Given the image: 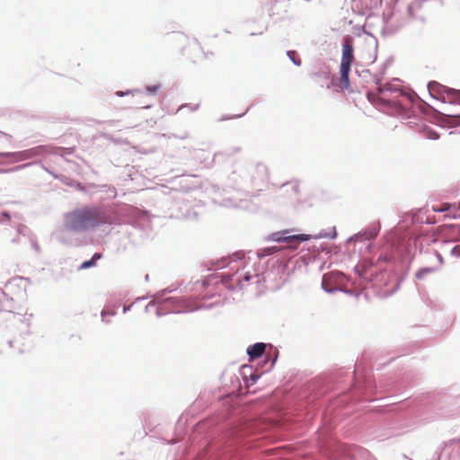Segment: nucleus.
I'll return each mask as SVG.
<instances>
[{"instance_id":"obj_1","label":"nucleus","mask_w":460,"mask_h":460,"mask_svg":"<svg viewBox=\"0 0 460 460\" xmlns=\"http://www.w3.org/2000/svg\"><path fill=\"white\" fill-rule=\"evenodd\" d=\"M107 222L105 213L98 208H83L66 216V226L72 231H84Z\"/></svg>"},{"instance_id":"obj_2","label":"nucleus","mask_w":460,"mask_h":460,"mask_svg":"<svg viewBox=\"0 0 460 460\" xmlns=\"http://www.w3.org/2000/svg\"><path fill=\"white\" fill-rule=\"evenodd\" d=\"M354 59L355 58L351 40L349 38H346L342 45L341 60L340 66V80L338 84L341 90H347L349 87V74Z\"/></svg>"},{"instance_id":"obj_3","label":"nucleus","mask_w":460,"mask_h":460,"mask_svg":"<svg viewBox=\"0 0 460 460\" xmlns=\"http://www.w3.org/2000/svg\"><path fill=\"white\" fill-rule=\"evenodd\" d=\"M186 44L182 49V54L186 59L194 66H202L204 61L208 59V53H205L200 44L195 40H189L183 36ZM212 55V53H209Z\"/></svg>"},{"instance_id":"obj_4","label":"nucleus","mask_w":460,"mask_h":460,"mask_svg":"<svg viewBox=\"0 0 460 460\" xmlns=\"http://www.w3.org/2000/svg\"><path fill=\"white\" fill-rule=\"evenodd\" d=\"M289 233V230H285L282 232H276L270 234V239L274 242L278 243H287L288 246L292 249L296 248V244L300 242H304L308 240L307 234H294V235H286Z\"/></svg>"},{"instance_id":"obj_5","label":"nucleus","mask_w":460,"mask_h":460,"mask_svg":"<svg viewBox=\"0 0 460 460\" xmlns=\"http://www.w3.org/2000/svg\"><path fill=\"white\" fill-rule=\"evenodd\" d=\"M431 8L428 0H415L409 6V14L411 18L425 21L430 13Z\"/></svg>"},{"instance_id":"obj_6","label":"nucleus","mask_w":460,"mask_h":460,"mask_svg":"<svg viewBox=\"0 0 460 460\" xmlns=\"http://www.w3.org/2000/svg\"><path fill=\"white\" fill-rule=\"evenodd\" d=\"M266 344L262 342L255 343L247 349V354L250 357V361L261 358L265 352Z\"/></svg>"},{"instance_id":"obj_7","label":"nucleus","mask_w":460,"mask_h":460,"mask_svg":"<svg viewBox=\"0 0 460 460\" xmlns=\"http://www.w3.org/2000/svg\"><path fill=\"white\" fill-rule=\"evenodd\" d=\"M38 155V151L36 149L26 150L19 153H4L1 154L4 156H14L19 161H23L29 158L33 157Z\"/></svg>"},{"instance_id":"obj_8","label":"nucleus","mask_w":460,"mask_h":460,"mask_svg":"<svg viewBox=\"0 0 460 460\" xmlns=\"http://www.w3.org/2000/svg\"><path fill=\"white\" fill-rule=\"evenodd\" d=\"M441 93H444V100H447L449 102H460V91L442 87Z\"/></svg>"},{"instance_id":"obj_9","label":"nucleus","mask_w":460,"mask_h":460,"mask_svg":"<svg viewBox=\"0 0 460 460\" xmlns=\"http://www.w3.org/2000/svg\"><path fill=\"white\" fill-rule=\"evenodd\" d=\"M101 258H102V254L101 253H94L93 256L92 257V259L83 262L80 265L79 269L80 270H85V269L91 268V267L94 266L95 263H96V261L101 259Z\"/></svg>"},{"instance_id":"obj_10","label":"nucleus","mask_w":460,"mask_h":460,"mask_svg":"<svg viewBox=\"0 0 460 460\" xmlns=\"http://www.w3.org/2000/svg\"><path fill=\"white\" fill-rule=\"evenodd\" d=\"M447 217L452 218L460 217V204H451V209L448 210V214L447 215Z\"/></svg>"},{"instance_id":"obj_11","label":"nucleus","mask_w":460,"mask_h":460,"mask_svg":"<svg viewBox=\"0 0 460 460\" xmlns=\"http://www.w3.org/2000/svg\"><path fill=\"white\" fill-rule=\"evenodd\" d=\"M433 211L436 212H447L451 209V204L450 203H443L439 205L438 207H432Z\"/></svg>"},{"instance_id":"obj_12","label":"nucleus","mask_w":460,"mask_h":460,"mask_svg":"<svg viewBox=\"0 0 460 460\" xmlns=\"http://www.w3.org/2000/svg\"><path fill=\"white\" fill-rule=\"evenodd\" d=\"M288 56L296 66L301 65V59L295 51H288Z\"/></svg>"},{"instance_id":"obj_13","label":"nucleus","mask_w":460,"mask_h":460,"mask_svg":"<svg viewBox=\"0 0 460 460\" xmlns=\"http://www.w3.org/2000/svg\"><path fill=\"white\" fill-rule=\"evenodd\" d=\"M424 134L428 138H430V139H438V135L435 131H432L431 129H429V128H426L424 130Z\"/></svg>"},{"instance_id":"obj_14","label":"nucleus","mask_w":460,"mask_h":460,"mask_svg":"<svg viewBox=\"0 0 460 460\" xmlns=\"http://www.w3.org/2000/svg\"><path fill=\"white\" fill-rule=\"evenodd\" d=\"M159 89H160L159 84L146 86V91L152 94L156 93Z\"/></svg>"},{"instance_id":"obj_15","label":"nucleus","mask_w":460,"mask_h":460,"mask_svg":"<svg viewBox=\"0 0 460 460\" xmlns=\"http://www.w3.org/2000/svg\"><path fill=\"white\" fill-rule=\"evenodd\" d=\"M433 271V269L431 268H426V269H422L420 270L419 272H418V277L420 278L423 274H426V273H430Z\"/></svg>"},{"instance_id":"obj_16","label":"nucleus","mask_w":460,"mask_h":460,"mask_svg":"<svg viewBox=\"0 0 460 460\" xmlns=\"http://www.w3.org/2000/svg\"><path fill=\"white\" fill-rule=\"evenodd\" d=\"M448 116L456 118L457 119L456 123L460 124V114H448Z\"/></svg>"},{"instance_id":"obj_17","label":"nucleus","mask_w":460,"mask_h":460,"mask_svg":"<svg viewBox=\"0 0 460 460\" xmlns=\"http://www.w3.org/2000/svg\"><path fill=\"white\" fill-rule=\"evenodd\" d=\"M279 249L277 247H271V248H268V252H278Z\"/></svg>"},{"instance_id":"obj_18","label":"nucleus","mask_w":460,"mask_h":460,"mask_svg":"<svg viewBox=\"0 0 460 460\" xmlns=\"http://www.w3.org/2000/svg\"><path fill=\"white\" fill-rule=\"evenodd\" d=\"M437 256H438V261L442 264L443 263L442 256L439 253H438Z\"/></svg>"},{"instance_id":"obj_19","label":"nucleus","mask_w":460,"mask_h":460,"mask_svg":"<svg viewBox=\"0 0 460 460\" xmlns=\"http://www.w3.org/2000/svg\"><path fill=\"white\" fill-rule=\"evenodd\" d=\"M386 89H387V87H386V86H385L384 88L380 89V93H381L382 94H384V93H385Z\"/></svg>"},{"instance_id":"obj_20","label":"nucleus","mask_w":460,"mask_h":460,"mask_svg":"<svg viewBox=\"0 0 460 460\" xmlns=\"http://www.w3.org/2000/svg\"><path fill=\"white\" fill-rule=\"evenodd\" d=\"M257 378H258V376H255V375H252V379L254 382L256 381V379H257Z\"/></svg>"},{"instance_id":"obj_21","label":"nucleus","mask_w":460,"mask_h":460,"mask_svg":"<svg viewBox=\"0 0 460 460\" xmlns=\"http://www.w3.org/2000/svg\"><path fill=\"white\" fill-rule=\"evenodd\" d=\"M429 90H433L431 84H429Z\"/></svg>"},{"instance_id":"obj_22","label":"nucleus","mask_w":460,"mask_h":460,"mask_svg":"<svg viewBox=\"0 0 460 460\" xmlns=\"http://www.w3.org/2000/svg\"><path fill=\"white\" fill-rule=\"evenodd\" d=\"M119 95L123 96L124 93H118Z\"/></svg>"},{"instance_id":"obj_23","label":"nucleus","mask_w":460,"mask_h":460,"mask_svg":"<svg viewBox=\"0 0 460 460\" xmlns=\"http://www.w3.org/2000/svg\"><path fill=\"white\" fill-rule=\"evenodd\" d=\"M249 279H250V277L246 276L245 280H249Z\"/></svg>"}]
</instances>
